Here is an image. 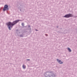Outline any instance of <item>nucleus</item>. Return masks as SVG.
I'll list each match as a JSON object with an SVG mask.
<instances>
[{
    "label": "nucleus",
    "mask_w": 77,
    "mask_h": 77,
    "mask_svg": "<svg viewBox=\"0 0 77 77\" xmlns=\"http://www.w3.org/2000/svg\"><path fill=\"white\" fill-rule=\"evenodd\" d=\"M28 27H30V25H28Z\"/></svg>",
    "instance_id": "4468645a"
},
{
    "label": "nucleus",
    "mask_w": 77,
    "mask_h": 77,
    "mask_svg": "<svg viewBox=\"0 0 77 77\" xmlns=\"http://www.w3.org/2000/svg\"><path fill=\"white\" fill-rule=\"evenodd\" d=\"M9 6L8 5H5L4 8H3V11H8L9 10Z\"/></svg>",
    "instance_id": "20e7f679"
},
{
    "label": "nucleus",
    "mask_w": 77,
    "mask_h": 77,
    "mask_svg": "<svg viewBox=\"0 0 77 77\" xmlns=\"http://www.w3.org/2000/svg\"><path fill=\"white\" fill-rule=\"evenodd\" d=\"M51 72H53V71H51Z\"/></svg>",
    "instance_id": "aec40b11"
},
{
    "label": "nucleus",
    "mask_w": 77,
    "mask_h": 77,
    "mask_svg": "<svg viewBox=\"0 0 77 77\" xmlns=\"http://www.w3.org/2000/svg\"><path fill=\"white\" fill-rule=\"evenodd\" d=\"M27 31H23V33H27Z\"/></svg>",
    "instance_id": "9d476101"
},
{
    "label": "nucleus",
    "mask_w": 77,
    "mask_h": 77,
    "mask_svg": "<svg viewBox=\"0 0 77 77\" xmlns=\"http://www.w3.org/2000/svg\"><path fill=\"white\" fill-rule=\"evenodd\" d=\"M45 35H46V36H48V35H47V34H45Z\"/></svg>",
    "instance_id": "ddd939ff"
},
{
    "label": "nucleus",
    "mask_w": 77,
    "mask_h": 77,
    "mask_svg": "<svg viewBox=\"0 0 77 77\" xmlns=\"http://www.w3.org/2000/svg\"><path fill=\"white\" fill-rule=\"evenodd\" d=\"M22 26H24V23H22Z\"/></svg>",
    "instance_id": "1a4fd4ad"
},
{
    "label": "nucleus",
    "mask_w": 77,
    "mask_h": 77,
    "mask_svg": "<svg viewBox=\"0 0 77 77\" xmlns=\"http://www.w3.org/2000/svg\"><path fill=\"white\" fill-rule=\"evenodd\" d=\"M58 33H62V32L60 31H58Z\"/></svg>",
    "instance_id": "9b49d317"
},
{
    "label": "nucleus",
    "mask_w": 77,
    "mask_h": 77,
    "mask_svg": "<svg viewBox=\"0 0 77 77\" xmlns=\"http://www.w3.org/2000/svg\"><path fill=\"white\" fill-rule=\"evenodd\" d=\"M67 49L68 51H69V52H71L72 51L71 49L70 48H68Z\"/></svg>",
    "instance_id": "0eeeda50"
},
{
    "label": "nucleus",
    "mask_w": 77,
    "mask_h": 77,
    "mask_svg": "<svg viewBox=\"0 0 77 77\" xmlns=\"http://www.w3.org/2000/svg\"><path fill=\"white\" fill-rule=\"evenodd\" d=\"M58 27H59V26H57V28H58Z\"/></svg>",
    "instance_id": "dca6fc26"
},
{
    "label": "nucleus",
    "mask_w": 77,
    "mask_h": 77,
    "mask_svg": "<svg viewBox=\"0 0 77 77\" xmlns=\"http://www.w3.org/2000/svg\"><path fill=\"white\" fill-rule=\"evenodd\" d=\"M29 30H31V28H29Z\"/></svg>",
    "instance_id": "f3484780"
},
{
    "label": "nucleus",
    "mask_w": 77,
    "mask_h": 77,
    "mask_svg": "<svg viewBox=\"0 0 77 77\" xmlns=\"http://www.w3.org/2000/svg\"><path fill=\"white\" fill-rule=\"evenodd\" d=\"M73 17V15L72 14H66L63 17L64 18H70V17Z\"/></svg>",
    "instance_id": "7ed1b4c3"
},
{
    "label": "nucleus",
    "mask_w": 77,
    "mask_h": 77,
    "mask_svg": "<svg viewBox=\"0 0 77 77\" xmlns=\"http://www.w3.org/2000/svg\"><path fill=\"white\" fill-rule=\"evenodd\" d=\"M60 29H61V30H62V29L61 28H60Z\"/></svg>",
    "instance_id": "a211bd4d"
},
{
    "label": "nucleus",
    "mask_w": 77,
    "mask_h": 77,
    "mask_svg": "<svg viewBox=\"0 0 77 77\" xmlns=\"http://www.w3.org/2000/svg\"><path fill=\"white\" fill-rule=\"evenodd\" d=\"M57 62H58V63H59L60 64H62V63H63L62 61H61V60H59V59H57Z\"/></svg>",
    "instance_id": "39448f33"
},
{
    "label": "nucleus",
    "mask_w": 77,
    "mask_h": 77,
    "mask_svg": "<svg viewBox=\"0 0 77 77\" xmlns=\"http://www.w3.org/2000/svg\"><path fill=\"white\" fill-rule=\"evenodd\" d=\"M35 31H38V30H37V29H35Z\"/></svg>",
    "instance_id": "2eb2a0df"
},
{
    "label": "nucleus",
    "mask_w": 77,
    "mask_h": 77,
    "mask_svg": "<svg viewBox=\"0 0 77 77\" xmlns=\"http://www.w3.org/2000/svg\"><path fill=\"white\" fill-rule=\"evenodd\" d=\"M52 72H47L44 73V75L45 77H51V76L52 77H56V75L54 74H52Z\"/></svg>",
    "instance_id": "f03ea898"
},
{
    "label": "nucleus",
    "mask_w": 77,
    "mask_h": 77,
    "mask_svg": "<svg viewBox=\"0 0 77 77\" xmlns=\"http://www.w3.org/2000/svg\"><path fill=\"white\" fill-rule=\"evenodd\" d=\"M17 31H18V30H17Z\"/></svg>",
    "instance_id": "412c9836"
},
{
    "label": "nucleus",
    "mask_w": 77,
    "mask_h": 77,
    "mask_svg": "<svg viewBox=\"0 0 77 77\" xmlns=\"http://www.w3.org/2000/svg\"><path fill=\"white\" fill-rule=\"evenodd\" d=\"M26 60H27V61H29V60H30V59H26Z\"/></svg>",
    "instance_id": "f8f14e48"
},
{
    "label": "nucleus",
    "mask_w": 77,
    "mask_h": 77,
    "mask_svg": "<svg viewBox=\"0 0 77 77\" xmlns=\"http://www.w3.org/2000/svg\"><path fill=\"white\" fill-rule=\"evenodd\" d=\"M24 35H23V33H22V34H20V35H19V36L20 38H23V36H24Z\"/></svg>",
    "instance_id": "423d86ee"
},
{
    "label": "nucleus",
    "mask_w": 77,
    "mask_h": 77,
    "mask_svg": "<svg viewBox=\"0 0 77 77\" xmlns=\"http://www.w3.org/2000/svg\"><path fill=\"white\" fill-rule=\"evenodd\" d=\"M20 21V20H18L14 21L12 23L11 22H9L7 23L6 25L8 26L9 30H11V29H12L13 26L17 23H18Z\"/></svg>",
    "instance_id": "f257e3e1"
},
{
    "label": "nucleus",
    "mask_w": 77,
    "mask_h": 77,
    "mask_svg": "<svg viewBox=\"0 0 77 77\" xmlns=\"http://www.w3.org/2000/svg\"><path fill=\"white\" fill-rule=\"evenodd\" d=\"M23 69H24L26 68V66H25V65H23Z\"/></svg>",
    "instance_id": "6e6552de"
},
{
    "label": "nucleus",
    "mask_w": 77,
    "mask_h": 77,
    "mask_svg": "<svg viewBox=\"0 0 77 77\" xmlns=\"http://www.w3.org/2000/svg\"><path fill=\"white\" fill-rule=\"evenodd\" d=\"M20 11H21V9H20Z\"/></svg>",
    "instance_id": "6ab92c4d"
}]
</instances>
